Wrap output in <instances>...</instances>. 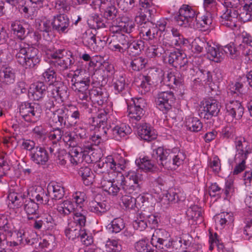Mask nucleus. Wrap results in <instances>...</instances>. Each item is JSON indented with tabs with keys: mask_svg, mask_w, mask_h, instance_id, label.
Returning <instances> with one entry per match:
<instances>
[{
	"mask_svg": "<svg viewBox=\"0 0 252 252\" xmlns=\"http://www.w3.org/2000/svg\"><path fill=\"white\" fill-rule=\"evenodd\" d=\"M8 46L15 55L16 62L23 67L32 68L39 63L40 55L37 49L12 39L9 40Z\"/></svg>",
	"mask_w": 252,
	"mask_h": 252,
	"instance_id": "obj_1",
	"label": "nucleus"
},
{
	"mask_svg": "<svg viewBox=\"0 0 252 252\" xmlns=\"http://www.w3.org/2000/svg\"><path fill=\"white\" fill-rule=\"evenodd\" d=\"M71 89L80 100H87L91 89L90 74L85 70H76L71 80Z\"/></svg>",
	"mask_w": 252,
	"mask_h": 252,
	"instance_id": "obj_2",
	"label": "nucleus"
},
{
	"mask_svg": "<svg viewBox=\"0 0 252 252\" xmlns=\"http://www.w3.org/2000/svg\"><path fill=\"white\" fill-rule=\"evenodd\" d=\"M192 49L196 53H206L208 59L216 63H220L224 59L220 48L203 37L196 38L192 43Z\"/></svg>",
	"mask_w": 252,
	"mask_h": 252,
	"instance_id": "obj_3",
	"label": "nucleus"
},
{
	"mask_svg": "<svg viewBox=\"0 0 252 252\" xmlns=\"http://www.w3.org/2000/svg\"><path fill=\"white\" fill-rule=\"evenodd\" d=\"M50 57L55 60L53 61L54 66L60 71H64L71 68L74 63L72 53L64 49H59L51 53Z\"/></svg>",
	"mask_w": 252,
	"mask_h": 252,
	"instance_id": "obj_4",
	"label": "nucleus"
},
{
	"mask_svg": "<svg viewBox=\"0 0 252 252\" xmlns=\"http://www.w3.org/2000/svg\"><path fill=\"white\" fill-rule=\"evenodd\" d=\"M197 13L191 6L183 4L179 9L178 14L174 17V20L176 23L180 27L191 28Z\"/></svg>",
	"mask_w": 252,
	"mask_h": 252,
	"instance_id": "obj_5",
	"label": "nucleus"
},
{
	"mask_svg": "<svg viewBox=\"0 0 252 252\" xmlns=\"http://www.w3.org/2000/svg\"><path fill=\"white\" fill-rule=\"evenodd\" d=\"M122 183L123 184V189L127 191L129 193H139L140 191L143 183V175L139 172H131L127 176L129 181L125 180L123 176H121Z\"/></svg>",
	"mask_w": 252,
	"mask_h": 252,
	"instance_id": "obj_6",
	"label": "nucleus"
},
{
	"mask_svg": "<svg viewBox=\"0 0 252 252\" xmlns=\"http://www.w3.org/2000/svg\"><path fill=\"white\" fill-rule=\"evenodd\" d=\"M94 149L92 147V144L86 143L82 146L72 147L68 153L69 154L70 161L73 164L77 165L82 162L84 159L89 158V154L93 152Z\"/></svg>",
	"mask_w": 252,
	"mask_h": 252,
	"instance_id": "obj_7",
	"label": "nucleus"
},
{
	"mask_svg": "<svg viewBox=\"0 0 252 252\" xmlns=\"http://www.w3.org/2000/svg\"><path fill=\"white\" fill-rule=\"evenodd\" d=\"M64 232L69 239L74 240L80 238V240L86 245H90L92 243V238L88 236L86 230L81 228V226L75 222H70Z\"/></svg>",
	"mask_w": 252,
	"mask_h": 252,
	"instance_id": "obj_8",
	"label": "nucleus"
},
{
	"mask_svg": "<svg viewBox=\"0 0 252 252\" xmlns=\"http://www.w3.org/2000/svg\"><path fill=\"white\" fill-rule=\"evenodd\" d=\"M175 100L174 93L171 91L161 92L158 94L155 102L157 108L167 114L172 108Z\"/></svg>",
	"mask_w": 252,
	"mask_h": 252,
	"instance_id": "obj_9",
	"label": "nucleus"
},
{
	"mask_svg": "<svg viewBox=\"0 0 252 252\" xmlns=\"http://www.w3.org/2000/svg\"><path fill=\"white\" fill-rule=\"evenodd\" d=\"M19 112L26 121L32 120V118L38 119L42 112L41 107L38 103L25 102L20 105Z\"/></svg>",
	"mask_w": 252,
	"mask_h": 252,
	"instance_id": "obj_10",
	"label": "nucleus"
},
{
	"mask_svg": "<svg viewBox=\"0 0 252 252\" xmlns=\"http://www.w3.org/2000/svg\"><path fill=\"white\" fill-rule=\"evenodd\" d=\"M107 113L105 111L99 113L96 117L93 118L92 125L98 129V134L97 137L101 139H108L110 135V128L107 127Z\"/></svg>",
	"mask_w": 252,
	"mask_h": 252,
	"instance_id": "obj_11",
	"label": "nucleus"
},
{
	"mask_svg": "<svg viewBox=\"0 0 252 252\" xmlns=\"http://www.w3.org/2000/svg\"><path fill=\"white\" fill-rule=\"evenodd\" d=\"M132 101V104L128 105V116L131 120L139 121L144 115L146 102L141 97L133 98Z\"/></svg>",
	"mask_w": 252,
	"mask_h": 252,
	"instance_id": "obj_12",
	"label": "nucleus"
},
{
	"mask_svg": "<svg viewBox=\"0 0 252 252\" xmlns=\"http://www.w3.org/2000/svg\"><path fill=\"white\" fill-rule=\"evenodd\" d=\"M130 37L123 33L112 35V39L109 43L112 50L124 53L128 47Z\"/></svg>",
	"mask_w": 252,
	"mask_h": 252,
	"instance_id": "obj_13",
	"label": "nucleus"
},
{
	"mask_svg": "<svg viewBox=\"0 0 252 252\" xmlns=\"http://www.w3.org/2000/svg\"><path fill=\"white\" fill-rule=\"evenodd\" d=\"M52 29L60 34L65 33L69 30L70 21L67 16L59 14L54 16L51 22Z\"/></svg>",
	"mask_w": 252,
	"mask_h": 252,
	"instance_id": "obj_14",
	"label": "nucleus"
},
{
	"mask_svg": "<svg viewBox=\"0 0 252 252\" xmlns=\"http://www.w3.org/2000/svg\"><path fill=\"white\" fill-rule=\"evenodd\" d=\"M51 96L56 100L65 101L69 96V92L66 85L62 81H55L51 86Z\"/></svg>",
	"mask_w": 252,
	"mask_h": 252,
	"instance_id": "obj_15",
	"label": "nucleus"
},
{
	"mask_svg": "<svg viewBox=\"0 0 252 252\" xmlns=\"http://www.w3.org/2000/svg\"><path fill=\"white\" fill-rule=\"evenodd\" d=\"M213 22V16L211 12L206 11L203 13H197L191 28L205 30L208 29Z\"/></svg>",
	"mask_w": 252,
	"mask_h": 252,
	"instance_id": "obj_16",
	"label": "nucleus"
},
{
	"mask_svg": "<svg viewBox=\"0 0 252 252\" xmlns=\"http://www.w3.org/2000/svg\"><path fill=\"white\" fill-rule=\"evenodd\" d=\"M152 241H157L159 247L163 249V246L170 248L173 246V241L170 238L169 233L163 229H156L152 237Z\"/></svg>",
	"mask_w": 252,
	"mask_h": 252,
	"instance_id": "obj_17",
	"label": "nucleus"
},
{
	"mask_svg": "<svg viewBox=\"0 0 252 252\" xmlns=\"http://www.w3.org/2000/svg\"><path fill=\"white\" fill-rule=\"evenodd\" d=\"M70 112L71 111L65 107L58 109L53 112V116L50 119V123H53L57 126H68Z\"/></svg>",
	"mask_w": 252,
	"mask_h": 252,
	"instance_id": "obj_18",
	"label": "nucleus"
},
{
	"mask_svg": "<svg viewBox=\"0 0 252 252\" xmlns=\"http://www.w3.org/2000/svg\"><path fill=\"white\" fill-rule=\"evenodd\" d=\"M33 227L35 229H52L56 225L55 220L49 214H43L33 220Z\"/></svg>",
	"mask_w": 252,
	"mask_h": 252,
	"instance_id": "obj_19",
	"label": "nucleus"
},
{
	"mask_svg": "<svg viewBox=\"0 0 252 252\" xmlns=\"http://www.w3.org/2000/svg\"><path fill=\"white\" fill-rule=\"evenodd\" d=\"M47 86L41 81H38L31 85L28 90L29 98L34 100L42 98L47 93Z\"/></svg>",
	"mask_w": 252,
	"mask_h": 252,
	"instance_id": "obj_20",
	"label": "nucleus"
},
{
	"mask_svg": "<svg viewBox=\"0 0 252 252\" xmlns=\"http://www.w3.org/2000/svg\"><path fill=\"white\" fill-rule=\"evenodd\" d=\"M171 152L170 150L164 149L162 147H158L154 150L152 154V158L156 162L165 168H169V161L170 159Z\"/></svg>",
	"mask_w": 252,
	"mask_h": 252,
	"instance_id": "obj_21",
	"label": "nucleus"
},
{
	"mask_svg": "<svg viewBox=\"0 0 252 252\" xmlns=\"http://www.w3.org/2000/svg\"><path fill=\"white\" fill-rule=\"evenodd\" d=\"M234 144L236 151L234 158H248L249 154L251 153V149L246 138L243 137H236Z\"/></svg>",
	"mask_w": 252,
	"mask_h": 252,
	"instance_id": "obj_22",
	"label": "nucleus"
},
{
	"mask_svg": "<svg viewBox=\"0 0 252 252\" xmlns=\"http://www.w3.org/2000/svg\"><path fill=\"white\" fill-rule=\"evenodd\" d=\"M15 70L10 66L3 67L0 70V83L1 87L9 86L16 81Z\"/></svg>",
	"mask_w": 252,
	"mask_h": 252,
	"instance_id": "obj_23",
	"label": "nucleus"
},
{
	"mask_svg": "<svg viewBox=\"0 0 252 252\" xmlns=\"http://www.w3.org/2000/svg\"><path fill=\"white\" fill-rule=\"evenodd\" d=\"M89 96L92 102L98 105H102L107 99L105 89L100 87H94L91 89Z\"/></svg>",
	"mask_w": 252,
	"mask_h": 252,
	"instance_id": "obj_24",
	"label": "nucleus"
},
{
	"mask_svg": "<svg viewBox=\"0 0 252 252\" xmlns=\"http://www.w3.org/2000/svg\"><path fill=\"white\" fill-rule=\"evenodd\" d=\"M222 23L231 29L237 27V23L239 19V13L235 9H227L221 16Z\"/></svg>",
	"mask_w": 252,
	"mask_h": 252,
	"instance_id": "obj_25",
	"label": "nucleus"
},
{
	"mask_svg": "<svg viewBox=\"0 0 252 252\" xmlns=\"http://www.w3.org/2000/svg\"><path fill=\"white\" fill-rule=\"evenodd\" d=\"M30 156L31 160L35 164L39 165H45L49 159L47 151L41 147H36L35 149L30 153Z\"/></svg>",
	"mask_w": 252,
	"mask_h": 252,
	"instance_id": "obj_26",
	"label": "nucleus"
},
{
	"mask_svg": "<svg viewBox=\"0 0 252 252\" xmlns=\"http://www.w3.org/2000/svg\"><path fill=\"white\" fill-rule=\"evenodd\" d=\"M226 113L233 119L239 120L244 114V109L239 100L232 101L226 105Z\"/></svg>",
	"mask_w": 252,
	"mask_h": 252,
	"instance_id": "obj_27",
	"label": "nucleus"
},
{
	"mask_svg": "<svg viewBox=\"0 0 252 252\" xmlns=\"http://www.w3.org/2000/svg\"><path fill=\"white\" fill-rule=\"evenodd\" d=\"M220 106L215 99H209L206 101L205 106L204 107V118L206 119H211L212 117L217 116L220 111ZM203 114L201 112V115Z\"/></svg>",
	"mask_w": 252,
	"mask_h": 252,
	"instance_id": "obj_28",
	"label": "nucleus"
},
{
	"mask_svg": "<svg viewBox=\"0 0 252 252\" xmlns=\"http://www.w3.org/2000/svg\"><path fill=\"white\" fill-rule=\"evenodd\" d=\"M131 131V128L125 124L116 126L113 128H110L109 138L119 141L122 138L130 134Z\"/></svg>",
	"mask_w": 252,
	"mask_h": 252,
	"instance_id": "obj_29",
	"label": "nucleus"
},
{
	"mask_svg": "<svg viewBox=\"0 0 252 252\" xmlns=\"http://www.w3.org/2000/svg\"><path fill=\"white\" fill-rule=\"evenodd\" d=\"M137 133L139 137L147 141H151L156 139L157 134L148 124H143L138 127Z\"/></svg>",
	"mask_w": 252,
	"mask_h": 252,
	"instance_id": "obj_30",
	"label": "nucleus"
},
{
	"mask_svg": "<svg viewBox=\"0 0 252 252\" xmlns=\"http://www.w3.org/2000/svg\"><path fill=\"white\" fill-rule=\"evenodd\" d=\"M139 5L144 9V12L141 11L139 15H137L135 18V21L139 25V27L143 26L148 22H151L144 13L149 12V14H151V12L152 11V10L148 9L151 6V3L148 0H139Z\"/></svg>",
	"mask_w": 252,
	"mask_h": 252,
	"instance_id": "obj_31",
	"label": "nucleus"
},
{
	"mask_svg": "<svg viewBox=\"0 0 252 252\" xmlns=\"http://www.w3.org/2000/svg\"><path fill=\"white\" fill-rule=\"evenodd\" d=\"M88 209L98 216H101L110 209V206L105 201L97 202L92 200L89 202Z\"/></svg>",
	"mask_w": 252,
	"mask_h": 252,
	"instance_id": "obj_32",
	"label": "nucleus"
},
{
	"mask_svg": "<svg viewBox=\"0 0 252 252\" xmlns=\"http://www.w3.org/2000/svg\"><path fill=\"white\" fill-rule=\"evenodd\" d=\"M145 48L144 42L141 40H130L128 47L126 49L127 54L131 57H135L141 54Z\"/></svg>",
	"mask_w": 252,
	"mask_h": 252,
	"instance_id": "obj_33",
	"label": "nucleus"
},
{
	"mask_svg": "<svg viewBox=\"0 0 252 252\" xmlns=\"http://www.w3.org/2000/svg\"><path fill=\"white\" fill-rule=\"evenodd\" d=\"M188 218L195 222L196 224L200 223L203 220L202 215V209L197 205L191 206L186 211Z\"/></svg>",
	"mask_w": 252,
	"mask_h": 252,
	"instance_id": "obj_34",
	"label": "nucleus"
},
{
	"mask_svg": "<svg viewBox=\"0 0 252 252\" xmlns=\"http://www.w3.org/2000/svg\"><path fill=\"white\" fill-rule=\"evenodd\" d=\"M115 182L111 180H107L103 178L101 181L100 185L104 191L107 192L110 195L115 196L117 195L121 189Z\"/></svg>",
	"mask_w": 252,
	"mask_h": 252,
	"instance_id": "obj_35",
	"label": "nucleus"
},
{
	"mask_svg": "<svg viewBox=\"0 0 252 252\" xmlns=\"http://www.w3.org/2000/svg\"><path fill=\"white\" fill-rule=\"evenodd\" d=\"M28 25L26 23L22 24L19 21L12 22L11 24V30L19 39L23 40L26 37V28Z\"/></svg>",
	"mask_w": 252,
	"mask_h": 252,
	"instance_id": "obj_36",
	"label": "nucleus"
},
{
	"mask_svg": "<svg viewBox=\"0 0 252 252\" xmlns=\"http://www.w3.org/2000/svg\"><path fill=\"white\" fill-rule=\"evenodd\" d=\"M89 26L93 29H98L106 27V22L103 18L97 14L90 16L87 21Z\"/></svg>",
	"mask_w": 252,
	"mask_h": 252,
	"instance_id": "obj_37",
	"label": "nucleus"
},
{
	"mask_svg": "<svg viewBox=\"0 0 252 252\" xmlns=\"http://www.w3.org/2000/svg\"><path fill=\"white\" fill-rule=\"evenodd\" d=\"M9 200L14 204L17 208L21 207L25 204V201L29 198L27 195L22 193H18L16 192H12L9 194L8 196Z\"/></svg>",
	"mask_w": 252,
	"mask_h": 252,
	"instance_id": "obj_38",
	"label": "nucleus"
},
{
	"mask_svg": "<svg viewBox=\"0 0 252 252\" xmlns=\"http://www.w3.org/2000/svg\"><path fill=\"white\" fill-rule=\"evenodd\" d=\"M156 161L152 158L149 159L148 157H144L142 158L136 159L135 163L137 165L139 168L145 170L146 171H150L155 166Z\"/></svg>",
	"mask_w": 252,
	"mask_h": 252,
	"instance_id": "obj_39",
	"label": "nucleus"
},
{
	"mask_svg": "<svg viewBox=\"0 0 252 252\" xmlns=\"http://www.w3.org/2000/svg\"><path fill=\"white\" fill-rule=\"evenodd\" d=\"M13 230V226L11 221L8 220L5 216H0V232L6 234L11 235Z\"/></svg>",
	"mask_w": 252,
	"mask_h": 252,
	"instance_id": "obj_40",
	"label": "nucleus"
},
{
	"mask_svg": "<svg viewBox=\"0 0 252 252\" xmlns=\"http://www.w3.org/2000/svg\"><path fill=\"white\" fill-rule=\"evenodd\" d=\"M186 126L187 129L192 132H197L202 128V124L200 121L197 118H189L186 122Z\"/></svg>",
	"mask_w": 252,
	"mask_h": 252,
	"instance_id": "obj_41",
	"label": "nucleus"
},
{
	"mask_svg": "<svg viewBox=\"0 0 252 252\" xmlns=\"http://www.w3.org/2000/svg\"><path fill=\"white\" fill-rule=\"evenodd\" d=\"M78 174L82 177L84 183L89 186L93 183L91 169L87 166H82L78 170Z\"/></svg>",
	"mask_w": 252,
	"mask_h": 252,
	"instance_id": "obj_42",
	"label": "nucleus"
},
{
	"mask_svg": "<svg viewBox=\"0 0 252 252\" xmlns=\"http://www.w3.org/2000/svg\"><path fill=\"white\" fill-rule=\"evenodd\" d=\"M52 191V199L57 200L62 199L64 195V188L57 184L48 186V192Z\"/></svg>",
	"mask_w": 252,
	"mask_h": 252,
	"instance_id": "obj_43",
	"label": "nucleus"
},
{
	"mask_svg": "<svg viewBox=\"0 0 252 252\" xmlns=\"http://www.w3.org/2000/svg\"><path fill=\"white\" fill-rule=\"evenodd\" d=\"M147 63V60L140 57L132 60L130 62V66L132 70L139 71L145 68Z\"/></svg>",
	"mask_w": 252,
	"mask_h": 252,
	"instance_id": "obj_44",
	"label": "nucleus"
},
{
	"mask_svg": "<svg viewBox=\"0 0 252 252\" xmlns=\"http://www.w3.org/2000/svg\"><path fill=\"white\" fill-rule=\"evenodd\" d=\"M83 42L84 44L90 48H94L96 44L95 35L90 30L87 31L83 35Z\"/></svg>",
	"mask_w": 252,
	"mask_h": 252,
	"instance_id": "obj_45",
	"label": "nucleus"
},
{
	"mask_svg": "<svg viewBox=\"0 0 252 252\" xmlns=\"http://www.w3.org/2000/svg\"><path fill=\"white\" fill-rule=\"evenodd\" d=\"M109 229L113 233L120 232L125 227L124 220L121 218L114 219L109 224Z\"/></svg>",
	"mask_w": 252,
	"mask_h": 252,
	"instance_id": "obj_46",
	"label": "nucleus"
},
{
	"mask_svg": "<svg viewBox=\"0 0 252 252\" xmlns=\"http://www.w3.org/2000/svg\"><path fill=\"white\" fill-rule=\"evenodd\" d=\"M113 85L118 93L122 92L126 87L125 77L122 74H117L113 79Z\"/></svg>",
	"mask_w": 252,
	"mask_h": 252,
	"instance_id": "obj_47",
	"label": "nucleus"
},
{
	"mask_svg": "<svg viewBox=\"0 0 252 252\" xmlns=\"http://www.w3.org/2000/svg\"><path fill=\"white\" fill-rule=\"evenodd\" d=\"M117 13L118 10L116 7L111 4L106 8L103 13V18L108 21H114L115 19H117Z\"/></svg>",
	"mask_w": 252,
	"mask_h": 252,
	"instance_id": "obj_48",
	"label": "nucleus"
},
{
	"mask_svg": "<svg viewBox=\"0 0 252 252\" xmlns=\"http://www.w3.org/2000/svg\"><path fill=\"white\" fill-rule=\"evenodd\" d=\"M177 59L174 67L180 69L181 71L187 70L189 67V61L186 55L181 52V55Z\"/></svg>",
	"mask_w": 252,
	"mask_h": 252,
	"instance_id": "obj_49",
	"label": "nucleus"
},
{
	"mask_svg": "<svg viewBox=\"0 0 252 252\" xmlns=\"http://www.w3.org/2000/svg\"><path fill=\"white\" fill-rule=\"evenodd\" d=\"M38 208V204L35 203L33 200L31 199H27V200L25 201L24 209L28 215L36 214Z\"/></svg>",
	"mask_w": 252,
	"mask_h": 252,
	"instance_id": "obj_50",
	"label": "nucleus"
},
{
	"mask_svg": "<svg viewBox=\"0 0 252 252\" xmlns=\"http://www.w3.org/2000/svg\"><path fill=\"white\" fill-rule=\"evenodd\" d=\"M63 140L67 145L72 147L76 146L78 143L76 134H75L74 132L71 131L64 132Z\"/></svg>",
	"mask_w": 252,
	"mask_h": 252,
	"instance_id": "obj_51",
	"label": "nucleus"
},
{
	"mask_svg": "<svg viewBox=\"0 0 252 252\" xmlns=\"http://www.w3.org/2000/svg\"><path fill=\"white\" fill-rule=\"evenodd\" d=\"M185 158L186 155L182 152L179 151L177 155L171 152L169 168L171 167V164L179 166L183 163Z\"/></svg>",
	"mask_w": 252,
	"mask_h": 252,
	"instance_id": "obj_52",
	"label": "nucleus"
},
{
	"mask_svg": "<svg viewBox=\"0 0 252 252\" xmlns=\"http://www.w3.org/2000/svg\"><path fill=\"white\" fill-rule=\"evenodd\" d=\"M243 87L242 84L239 82H236L235 84H232L229 89V92L228 93L233 95L234 97L240 96L243 98V96H245L243 93Z\"/></svg>",
	"mask_w": 252,
	"mask_h": 252,
	"instance_id": "obj_53",
	"label": "nucleus"
},
{
	"mask_svg": "<svg viewBox=\"0 0 252 252\" xmlns=\"http://www.w3.org/2000/svg\"><path fill=\"white\" fill-rule=\"evenodd\" d=\"M247 158H234V161L236 165L233 171V175H238L243 171L246 167V160Z\"/></svg>",
	"mask_w": 252,
	"mask_h": 252,
	"instance_id": "obj_54",
	"label": "nucleus"
},
{
	"mask_svg": "<svg viewBox=\"0 0 252 252\" xmlns=\"http://www.w3.org/2000/svg\"><path fill=\"white\" fill-rule=\"evenodd\" d=\"M135 248L138 252H157L145 240H141L137 242Z\"/></svg>",
	"mask_w": 252,
	"mask_h": 252,
	"instance_id": "obj_55",
	"label": "nucleus"
},
{
	"mask_svg": "<svg viewBox=\"0 0 252 252\" xmlns=\"http://www.w3.org/2000/svg\"><path fill=\"white\" fill-rule=\"evenodd\" d=\"M73 221L71 222H75L81 226V228H84L86 222V217L83 213L79 212L78 210L73 213Z\"/></svg>",
	"mask_w": 252,
	"mask_h": 252,
	"instance_id": "obj_56",
	"label": "nucleus"
},
{
	"mask_svg": "<svg viewBox=\"0 0 252 252\" xmlns=\"http://www.w3.org/2000/svg\"><path fill=\"white\" fill-rule=\"evenodd\" d=\"M233 220L231 215L228 213L222 212L216 215L215 221L216 223H219L221 226H223L227 221Z\"/></svg>",
	"mask_w": 252,
	"mask_h": 252,
	"instance_id": "obj_57",
	"label": "nucleus"
},
{
	"mask_svg": "<svg viewBox=\"0 0 252 252\" xmlns=\"http://www.w3.org/2000/svg\"><path fill=\"white\" fill-rule=\"evenodd\" d=\"M42 77L45 81L50 82V87H51L55 81L56 73L53 68H49L42 73Z\"/></svg>",
	"mask_w": 252,
	"mask_h": 252,
	"instance_id": "obj_58",
	"label": "nucleus"
},
{
	"mask_svg": "<svg viewBox=\"0 0 252 252\" xmlns=\"http://www.w3.org/2000/svg\"><path fill=\"white\" fill-rule=\"evenodd\" d=\"M106 247L109 249L108 251L111 252H120L122 250L121 245L118 240L109 239L106 243Z\"/></svg>",
	"mask_w": 252,
	"mask_h": 252,
	"instance_id": "obj_59",
	"label": "nucleus"
},
{
	"mask_svg": "<svg viewBox=\"0 0 252 252\" xmlns=\"http://www.w3.org/2000/svg\"><path fill=\"white\" fill-rule=\"evenodd\" d=\"M181 51L179 50H175L174 51L170 52L164 59L165 62L174 67L175 65V63H177V59L181 55Z\"/></svg>",
	"mask_w": 252,
	"mask_h": 252,
	"instance_id": "obj_60",
	"label": "nucleus"
},
{
	"mask_svg": "<svg viewBox=\"0 0 252 252\" xmlns=\"http://www.w3.org/2000/svg\"><path fill=\"white\" fill-rule=\"evenodd\" d=\"M164 52L163 48L160 45H152L148 49V56L151 58L160 56Z\"/></svg>",
	"mask_w": 252,
	"mask_h": 252,
	"instance_id": "obj_61",
	"label": "nucleus"
},
{
	"mask_svg": "<svg viewBox=\"0 0 252 252\" xmlns=\"http://www.w3.org/2000/svg\"><path fill=\"white\" fill-rule=\"evenodd\" d=\"M63 134L62 128L58 126L50 131L49 137L50 139L55 140L54 143H56L63 138Z\"/></svg>",
	"mask_w": 252,
	"mask_h": 252,
	"instance_id": "obj_62",
	"label": "nucleus"
},
{
	"mask_svg": "<svg viewBox=\"0 0 252 252\" xmlns=\"http://www.w3.org/2000/svg\"><path fill=\"white\" fill-rule=\"evenodd\" d=\"M6 234L0 232V252H13L8 247Z\"/></svg>",
	"mask_w": 252,
	"mask_h": 252,
	"instance_id": "obj_63",
	"label": "nucleus"
},
{
	"mask_svg": "<svg viewBox=\"0 0 252 252\" xmlns=\"http://www.w3.org/2000/svg\"><path fill=\"white\" fill-rule=\"evenodd\" d=\"M27 91L26 83L23 81H19L17 83L13 88L12 93L16 95H19L26 93Z\"/></svg>",
	"mask_w": 252,
	"mask_h": 252,
	"instance_id": "obj_64",
	"label": "nucleus"
}]
</instances>
